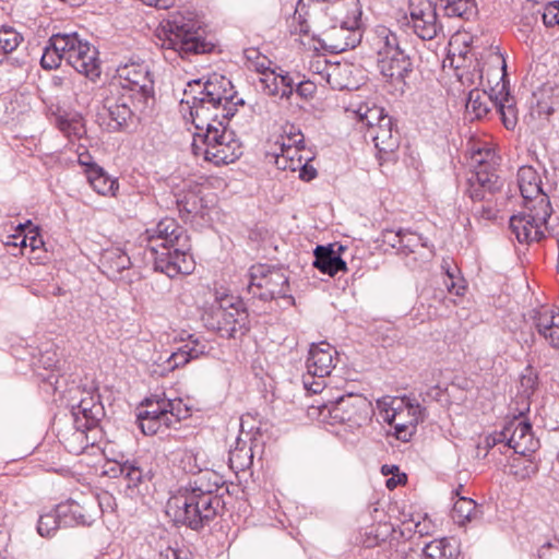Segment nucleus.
<instances>
[{
	"mask_svg": "<svg viewBox=\"0 0 559 559\" xmlns=\"http://www.w3.org/2000/svg\"><path fill=\"white\" fill-rule=\"evenodd\" d=\"M513 425L514 424L509 423L508 425L504 426V428L500 432H495L493 435L488 436L486 438V445L488 448H492L498 443H501L504 441L508 442V438H509V435H510V431H511Z\"/></svg>",
	"mask_w": 559,
	"mask_h": 559,
	"instance_id": "obj_54",
	"label": "nucleus"
},
{
	"mask_svg": "<svg viewBox=\"0 0 559 559\" xmlns=\"http://www.w3.org/2000/svg\"><path fill=\"white\" fill-rule=\"evenodd\" d=\"M548 211V198L534 204H523V211L510 217L509 226L520 243L539 242L544 240L540 219H545Z\"/></svg>",
	"mask_w": 559,
	"mask_h": 559,
	"instance_id": "obj_13",
	"label": "nucleus"
},
{
	"mask_svg": "<svg viewBox=\"0 0 559 559\" xmlns=\"http://www.w3.org/2000/svg\"><path fill=\"white\" fill-rule=\"evenodd\" d=\"M56 122L57 128L68 138H81L83 133H85L84 127L80 120L58 117Z\"/></svg>",
	"mask_w": 559,
	"mask_h": 559,
	"instance_id": "obj_49",
	"label": "nucleus"
},
{
	"mask_svg": "<svg viewBox=\"0 0 559 559\" xmlns=\"http://www.w3.org/2000/svg\"><path fill=\"white\" fill-rule=\"evenodd\" d=\"M176 523L200 531L216 516L222 515L225 501L222 497H206L178 490L169 501Z\"/></svg>",
	"mask_w": 559,
	"mask_h": 559,
	"instance_id": "obj_7",
	"label": "nucleus"
},
{
	"mask_svg": "<svg viewBox=\"0 0 559 559\" xmlns=\"http://www.w3.org/2000/svg\"><path fill=\"white\" fill-rule=\"evenodd\" d=\"M498 200L499 198H496L491 199V201H478L477 203H474V215L486 221L496 219L499 212Z\"/></svg>",
	"mask_w": 559,
	"mask_h": 559,
	"instance_id": "obj_48",
	"label": "nucleus"
},
{
	"mask_svg": "<svg viewBox=\"0 0 559 559\" xmlns=\"http://www.w3.org/2000/svg\"><path fill=\"white\" fill-rule=\"evenodd\" d=\"M57 511L63 527L91 526L96 519L94 499L85 501L83 504L69 499L57 504Z\"/></svg>",
	"mask_w": 559,
	"mask_h": 559,
	"instance_id": "obj_19",
	"label": "nucleus"
},
{
	"mask_svg": "<svg viewBox=\"0 0 559 559\" xmlns=\"http://www.w3.org/2000/svg\"><path fill=\"white\" fill-rule=\"evenodd\" d=\"M373 47L377 51V59L403 50L396 34L382 25L376 27Z\"/></svg>",
	"mask_w": 559,
	"mask_h": 559,
	"instance_id": "obj_36",
	"label": "nucleus"
},
{
	"mask_svg": "<svg viewBox=\"0 0 559 559\" xmlns=\"http://www.w3.org/2000/svg\"><path fill=\"white\" fill-rule=\"evenodd\" d=\"M175 462L186 474L195 475L209 465L204 451L200 448H183L175 453Z\"/></svg>",
	"mask_w": 559,
	"mask_h": 559,
	"instance_id": "obj_32",
	"label": "nucleus"
},
{
	"mask_svg": "<svg viewBox=\"0 0 559 559\" xmlns=\"http://www.w3.org/2000/svg\"><path fill=\"white\" fill-rule=\"evenodd\" d=\"M462 488L463 486L460 485L459 488L453 491L459 498L454 502L451 512L453 521L461 526L481 516V511L475 500L461 496L460 491Z\"/></svg>",
	"mask_w": 559,
	"mask_h": 559,
	"instance_id": "obj_33",
	"label": "nucleus"
},
{
	"mask_svg": "<svg viewBox=\"0 0 559 559\" xmlns=\"http://www.w3.org/2000/svg\"><path fill=\"white\" fill-rule=\"evenodd\" d=\"M414 33L423 40H431L438 36L442 26L437 21V13L433 3L430 0L420 1L411 0V21L408 22Z\"/></svg>",
	"mask_w": 559,
	"mask_h": 559,
	"instance_id": "obj_16",
	"label": "nucleus"
},
{
	"mask_svg": "<svg viewBox=\"0 0 559 559\" xmlns=\"http://www.w3.org/2000/svg\"><path fill=\"white\" fill-rule=\"evenodd\" d=\"M441 266L448 277V280L444 281V285L448 290L457 296H462L465 287L463 285H457L455 282L456 266H451L448 261H443Z\"/></svg>",
	"mask_w": 559,
	"mask_h": 559,
	"instance_id": "obj_50",
	"label": "nucleus"
},
{
	"mask_svg": "<svg viewBox=\"0 0 559 559\" xmlns=\"http://www.w3.org/2000/svg\"><path fill=\"white\" fill-rule=\"evenodd\" d=\"M275 165L278 169H282V170L296 171V163L288 162L284 152H282V151H281V153L276 154V156H275Z\"/></svg>",
	"mask_w": 559,
	"mask_h": 559,
	"instance_id": "obj_63",
	"label": "nucleus"
},
{
	"mask_svg": "<svg viewBox=\"0 0 559 559\" xmlns=\"http://www.w3.org/2000/svg\"><path fill=\"white\" fill-rule=\"evenodd\" d=\"M319 416L330 425H345L355 429L371 418V403L360 394L342 395L335 401L318 406Z\"/></svg>",
	"mask_w": 559,
	"mask_h": 559,
	"instance_id": "obj_9",
	"label": "nucleus"
},
{
	"mask_svg": "<svg viewBox=\"0 0 559 559\" xmlns=\"http://www.w3.org/2000/svg\"><path fill=\"white\" fill-rule=\"evenodd\" d=\"M316 90L317 86L314 85V83L310 81L299 82L296 85V87L294 86V92L305 99L311 97L314 94Z\"/></svg>",
	"mask_w": 559,
	"mask_h": 559,
	"instance_id": "obj_57",
	"label": "nucleus"
},
{
	"mask_svg": "<svg viewBox=\"0 0 559 559\" xmlns=\"http://www.w3.org/2000/svg\"><path fill=\"white\" fill-rule=\"evenodd\" d=\"M68 64L91 81H95L100 76L102 70L98 50L86 39L83 41L82 47L75 52L74 57L68 61Z\"/></svg>",
	"mask_w": 559,
	"mask_h": 559,
	"instance_id": "obj_23",
	"label": "nucleus"
},
{
	"mask_svg": "<svg viewBox=\"0 0 559 559\" xmlns=\"http://www.w3.org/2000/svg\"><path fill=\"white\" fill-rule=\"evenodd\" d=\"M157 32L165 52L175 53L181 59H190L191 56L207 53L214 49V45L205 40L200 22L178 11L169 13L160 22Z\"/></svg>",
	"mask_w": 559,
	"mask_h": 559,
	"instance_id": "obj_4",
	"label": "nucleus"
},
{
	"mask_svg": "<svg viewBox=\"0 0 559 559\" xmlns=\"http://www.w3.org/2000/svg\"><path fill=\"white\" fill-rule=\"evenodd\" d=\"M449 17L471 20L476 13V4L473 0H439Z\"/></svg>",
	"mask_w": 559,
	"mask_h": 559,
	"instance_id": "obj_42",
	"label": "nucleus"
},
{
	"mask_svg": "<svg viewBox=\"0 0 559 559\" xmlns=\"http://www.w3.org/2000/svg\"><path fill=\"white\" fill-rule=\"evenodd\" d=\"M510 424L514 425L508 438V447L523 456L536 452L539 448V440L534 437L531 423L514 419Z\"/></svg>",
	"mask_w": 559,
	"mask_h": 559,
	"instance_id": "obj_22",
	"label": "nucleus"
},
{
	"mask_svg": "<svg viewBox=\"0 0 559 559\" xmlns=\"http://www.w3.org/2000/svg\"><path fill=\"white\" fill-rule=\"evenodd\" d=\"M433 524L432 522L425 515L423 521H419L415 524V532L420 536H427L432 533Z\"/></svg>",
	"mask_w": 559,
	"mask_h": 559,
	"instance_id": "obj_64",
	"label": "nucleus"
},
{
	"mask_svg": "<svg viewBox=\"0 0 559 559\" xmlns=\"http://www.w3.org/2000/svg\"><path fill=\"white\" fill-rule=\"evenodd\" d=\"M71 414L75 427L94 430L100 429L99 424L105 417V408L98 394L87 392L76 405H72Z\"/></svg>",
	"mask_w": 559,
	"mask_h": 559,
	"instance_id": "obj_18",
	"label": "nucleus"
},
{
	"mask_svg": "<svg viewBox=\"0 0 559 559\" xmlns=\"http://www.w3.org/2000/svg\"><path fill=\"white\" fill-rule=\"evenodd\" d=\"M163 394H155L147 397L143 403L147 409L140 411L136 415L139 427L144 435L153 436L162 431V428H170L174 426L173 419L169 415L165 414V408L162 407Z\"/></svg>",
	"mask_w": 559,
	"mask_h": 559,
	"instance_id": "obj_17",
	"label": "nucleus"
},
{
	"mask_svg": "<svg viewBox=\"0 0 559 559\" xmlns=\"http://www.w3.org/2000/svg\"><path fill=\"white\" fill-rule=\"evenodd\" d=\"M311 2H320L328 4L326 9L331 8L333 19H338L344 12H358V0H298L297 11L305 10Z\"/></svg>",
	"mask_w": 559,
	"mask_h": 559,
	"instance_id": "obj_41",
	"label": "nucleus"
},
{
	"mask_svg": "<svg viewBox=\"0 0 559 559\" xmlns=\"http://www.w3.org/2000/svg\"><path fill=\"white\" fill-rule=\"evenodd\" d=\"M495 106L500 115V119L508 130H514L519 122V112L514 98L507 92L501 97H495Z\"/></svg>",
	"mask_w": 559,
	"mask_h": 559,
	"instance_id": "obj_37",
	"label": "nucleus"
},
{
	"mask_svg": "<svg viewBox=\"0 0 559 559\" xmlns=\"http://www.w3.org/2000/svg\"><path fill=\"white\" fill-rule=\"evenodd\" d=\"M92 188L102 195H114L118 190V182L111 178L103 167L94 168L86 175Z\"/></svg>",
	"mask_w": 559,
	"mask_h": 559,
	"instance_id": "obj_40",
	"label": "nucleus"
},
{
	"mask_svg": "<svg viewBox=\"0 0 559 559\" xmlns=\"http://www.w3.org/2000/svg\"><path fill=\"white\" fill-rule=\"evenodd\" d=\"M62 527L57 506L39 515L37 521V533L45 538L52 537Z\"/></svg>",
	"mask_w": 559,
	"mask_h": 559,
	"instance_id": "obj_43",
	"label": "nucleus"
},
{
	"mask_svg": "<svg viewBox=\"0 0 559 559\" xmlns=\"http://www.w3.org/2000/svg\"><path fill=\"white\" fill-rule=\"evenodd\" d=\"M205 328L221 337L236 340L250 331V320L243 300L231 294L215 293L212 304L202 313Z\"/></svg>",
	"mask_w": 559,
	"mask_h": 559,
	"instance_id": "obj_5",
	"label": "nucleus"
},
{
	"mask_svg": "<svg viewBox=\"0 0 559 559\" xmlns=\"http://www.w3.org/2000/svg\"><path fill=\"white\" fill-rule=\"evenodd\" d=\"M337 352L326 342L312 344L306 360L307 372L302 374L305 389L320 393L325 386V377L330 376L336 366Z\"/></svg>",
	"mask_w": 559,
	"mask_h": 559,
	"instance_id": "obj_12",
	"label": "nucleus"
},
{
	"mask_svg": "<svg viewBox=\"0 0 559 559\" xmlns=\"http://www.w3.org/2000/svg\"><path fill=\"white\" fill-rule=\"evenodd\" d=\"M532 319L537 333L551 347L559 348V310L543 306L534 311Z\"/></svg>",
	"mask_w": 559,
	"mask_h": 559,
	"instance_id": "obj_21",
	"label": "nucleus"
},
{
	"mask_svg": "<svg viewBox=\"0 0 559 559\" xmlns=\"http://www.w3.org/2000/svg\"><path fill=\"white\" fill-rule=\"evenodd\" d=\"M262 88L269 95L280 96L281 98L288 99L294 94V86L296 85L294 80L288 73L282 74L275 71L265 72L262 71V78L260 79Z\"/></svg>",
	"mask_w": 559,
	"mask_h": 559,
	"instance_id": "obj_30",
	"label": "nucleus"
},
{
	"mask_svg": "<svg viewBox=\"0 0 559 559\" xmlns=\"http://www.w3.org/2000/svg\"><path fill=\"white\" fill-rule=\"evenodd\" d=\"M78 163L85 167L84 171L88 175V171H92L94 168H99L100 166L96 164L87 150L79 153Z\"/></svg>",
	"mask_w": 559,
	"mask_h": 559,
	"instance_id": "obj_58",
	"label": "nucleus"
},
{
	"mask_svg": "<svg viewBox=\"0 0 559 559\" xmlns=\"http://www.w3.org/2000/svg\"><path fill=\"white\" fill-rule=\"evenodd\" d=\"M369 118L377 119L371 129H367V135L371 138L378 150L380 164L388 160L400 145V134L393 128V119L384 114L383 108L373 107L369 110Z\"/></svg>",
	"mask_w": 559,
	"mask_h": 559,
	"instance_id": "obj_15",
	"label": "nucleus"
},
{
	"mask_svg": "<svg viewBox=\"0 0 559 559\" xmlns=\"http://www.w3.org/2000/svg\"><path fill=\"white\" fill-rule=\"evenodd\" d=\"M282 152H284L286 158L288 162L296 163V168L300 167V163L305 159L300 152L304 150V147H280Z\"/></svg>",
	"mask_w": 559,
	"mask_h": 559,
	"instance_id": "obj_59",
	"label": "nucleus"
},
{
	"mask_svg": "<svg viewBox=\"0 0 559 559\" xmlns=\"http://www.w3.org/2000/svg\"><path fill=\"white\" fill-rule=\"evenodd\" d=\"M423 552L427 559H457L459 549L449 538L435 539L428 543Z\"/></svg>",
	"mask_w": 559,
	"mask_h": 559,
	"instance_id": "obj_38",
	"label": "nucleus"
},
{
	"mask_svg": "<svg viewBox=\"0 0 559 559\" xmlns=\"http://www.w3.org/2000/svg\"><path fill=\"white\" fill-rule=\"evenodd\" d=\"M469 53L471 52L468 50H465L464 52L460 51L457 57H455L454 53L452 57L451 56L448 57V59L450 60V66L455 69L456 73L461 72L463 69L466 68L464 62L468 59Z\"/></svg>",
	"mask_w": 559,
	"mask_h": 559,
	"instance_id": "obj_60",
	"label": "nucleus"
},
{
	"mask_svg": "<svg viewBox=\"0 0 559 559\" xmlns=\"http://www.w3.org/2000/svg\"><path fill=\"white\" fill-rule=\"evenodd\" d=\"M103 110L119 130L133 116L143 114L154 102V78L150 64L140 58H130L118 66L116 76L100 88Z\"/></svg>",
	"mask_w": 559,
	"mask_h": 559,
	"instance_id": "obj_1",
	"label": "nucleus"
},
{
	"mask_svg": "<svg viewBox=\"0 0 559 559\" xmlns=\"http://www.w3.org/2000/svg\"><path fill=\"white\" fill-rule=\"evenodd\" d=\"M162 407L165 408V414L169 415L168 418L173 419L174 426L190 416V409L181 399H166L165 393L162 396Z\"/></svg>",
	"mask_w": 559,
	"mask_h": 559,
	"instance_id": "obj_44",
	"label": "nucleus"
},
{
	"mask_svg": "<svg viewBox=\"0 0 559 559\" xmlns=\"http://www.w3.org/2000/svg\"><path fill=\"white\" fill-rule=\"evenodd\" d=\"M37 227H34L28 230V234L24 236L21 245L26 246V240H29V247L34 250L39 248L43 245V240L38 237V233L36 231Z\"/></svg>",
	"mask_w": 559,
	"mask_h": 559,
	"instance_id": "obj_62",
	"label": "nucleus"
},
{
	"mask_svg": "<svg viewBox=\"0 0 559 559\" xmlns=\"http://www.w3.org/2000/svg\"><path fill=\"white\" fill-rule=\"evenodd\" d=\"M491 105L495 106V99L485 90L475 87L468 93L466 112L471 119H481L490 111Z\"/></svg>",
	"mask_w": 559,
	"mask_h": 559,
	"instance_id": "obj_35",
	"label": "nucleus"
},
{
	"mask_svg": "<svg viewBox=\"0 0 559 559\" xmlns=\"http://www.w3.org/2000/svg\"><path fill=\"white\" fill-rule=\"evenodd\" d=\"M276 144L280 147H305V136L299 127L287 123L283 127V134Z\"/></svg>",
	"mask_w": 559,
	"mask_h": 559,
	"instance_id": "obj_45",
	"label": "nucleus"
},
{
	"mask_svg": "<svg viewBox=\"0 0 559 559\" xmlns=\"http://www.w3.org/2000/svg\"><path fill=\"white\" fill-rule=\"evenodd\" d=\"M310 160L311 158L307 157L300 163V167H297V170H299V178L304 181H311L318 175L317 169L312 165H309Z\"/></svg>",
	"mask_w": 559,
	"mask_h": 559,
	"instance_id": "obj_56",
	"label": "nucleus"
},
{
	"mask_svg": "<svg viewBox=\"0 0 559 559\" xmlns=\"http://www.w3.org/2000/svg\"><path fill=\"white\" fill-rule=\"evenodd\" d=\"M402 231L403 229H399L396 231L392 229H384L381 235L383 243H386L390 247L395 248L400 251Z\"/></svg>",
	"mask_w": 559,
	"mask_h": 559,
	"instance_id": "obj_55",
	"label": "nucleus"
},
{
	"mask_svg": "<svg viewBox=\"0 0 559 559\" xmlns=\"http://www.w3.org/2000/svg\"><path fill=\"white\" fill-rule=\"evenodd\" d=\"M471 69H463L456 73V76L464 86H477L483 82V70L477 60L469 67Z\"/></svg>",
	"mask_w": 559,
	"mask_h": 559,
	"instance_id": "obj_47",
	"label": "nucleus"
},
{
	"mask_svg": "<svg viewBox=\"0 0 559 559\" xmlns=\"http://www.w3.org/2000/svg\"><path fill=\"white\" fill-rule=\"evenodd\" d=\"M183 94L186 98L181 103L189 106L192 123L231 119L238 106L245 105L231 81L217 73L209 75L203 83L190 81Z\"/></svg>",
	"mask_w": 559,
	"mask_h": 559,
	"instance_id": "obj_3",
	"label": "nucleus"
},
{
	"mask_svg": "<svg viewBox=\"0 0 559 559\" xmlns=\"http://www.w3.org/2000/svg\"><path fill=\"white\" fill-rule=\"evenodd\" d=\"M66 33H57L48 39L40 58V66L45 70H55L60 67L67 55Z\"/></svg>",
	"mask_w": 559,
	"mask_h": 559,
	"instance_id": "obj_29",
	"label": "nucleus"
},
{
	"mask_svg": "<svg viewBox=\"0 0 559 559\" xmlns=\"http://www.w3.org/2000/svg\"><path fill=\"white\" fill-rule=\"evenodd\" d=\"M120 474L128 481L127 488L133 493L135 490L140 492V486L150 481L153 473L150 468H143L136 461H126L120 465Z\"/></svg>",
	"mask_w": 559,
	"mask_h": 559,
	"instance_id": "obj_34",
	"label": "nucleus"
},
{
	"mask_svg": "<svg viewBox=\"0 0 559 559\" xmlns=\"http://www.w3.org/2000/svg\"><path fill=\"white\" fill-rule=\"evenodd\" d=\"M341 251H344L343 246H338L335 251L333 245L317 246L313 251L314 260L312 265L320 272L334 276L338 272L347 270L346 262L341 258Z\"/></svg>",
	"mask_w": 559,
	"mask_h": 559,
	"instance_id": "obj_26",
	"label": "nucleus"
},
{
	"mask_svg": "<svg viewBox=\"0 0 559 559\" xmlns=\"http://www.w3.org/2000/svg\"><path fill=\"white\" fill-rule=\"evenodd\" d=\"M377 63L380 73L392 82L404 83L413 71L412 59L404 49L377 59Z\"/></svg>",
	"mask_w": 559,
	"mask_h": 559,
	"instance_id": "obj_24",
	"label": "nucleus"
},
{
	"mask_svg": "<svg viewBox=\"0 0 559 559\" xmlns=\"http://www.w3.org/2000/svg\"><path fill=\"white\" fill-rule=\"evenodd\" d=\"M100 437V429H85L73 425V431L63 437V444L70 453L78 455L93 447Z\"/></svg>",
	"mask_w": 559,
	"mask_h": 559,
	"instance_id": "obj_31",
	"label": "nucleus"
},
{
	"mask_svg": "<svg viewBox=\"0 0 559 559\" xmlns=\"http://www.w3.org/2000/svg\"><path fill=\"white\" fill-rule=\"evenodd\" d=\"M518 186L523 198V204H534L543 197L549 198L543 190L542 177L532 166H522L518 170Z\"/></svg>",
	"mask_w": 559,
	"mask_h": 559,
	"instance_id": "obj_25",
	"label": "nucleus"
},
{
	"mask_svg": "<svg viewBox=\"0 0 559 559\" xmlns=\"http://www.w3.org/2000/svg\"><path fill=\"white\" fill-rule=\"evenodd\" d=\"M179 490L206 497H222L221 490L228 492V487L223 476L210 468L209 465L193 475L188 485Z\"/></svg>",
	"mask_w": 559,
	"mask_h": 559,
	"instance_id": "obj_20",
	"label": "nucleus"
},
{
	"mask_svg": "<svg viewBox=\"0 0 559 559\" xmlns=\"http://www.w3.org/2000/svg\"><path fill=\"white\" fill-rule=\"evenodd\" d=\"M142 237L147 242L145 255L153 262L155 271L173 278L194 270V261L189 253V237L175 218L160 219L154 227L147 228Z\"/></svg>",
	"mask_w": 559,
	"mask_h": 559,
	"instance_id": "obj_2",
	"label": "nucleus"
},
{
	"mask_svg": "<svg viewBox=\"0 0 559 559\" xmlns=\"http://www.w3.org/2000/svg\"><path fill=\"white\" fill-rule=\"evenodd\" d=\"M391 404L384 419L393 426L395 437L406 442L415 433L417 425L424 421L425 408L404 400H393Z\"/></svg>",
	"mask_w": 559,
	"mask_h": 559,
	"instance_id": "obj_14",
	"label": "nucleus"
},
{
	"mask_svg": "<svg viewBox=\"0 0 559 559\" xmlns=\"http://www.w3.org/2000/svg\"><path fill=\"white\" fill-rule=\"evenodd\" d=\"M498 157L490 148H479L472 155L474 170L467 178L466 193L473 201H491L502 198L503 179L497 174Z\"/></svg>",
	"mask_w": 559,
	"mask_h": 559,
	"instance_id": "obj_8",
	"label": "nucleus"
},
{
	"mask_svg": "<svg viewBox=\"0 0 559 559\" xmlns=\"http://www.w3.org/2000/svg\"><path fill=\"white\" fill-rule=\"evenodd\" d=\"M206 352V346L201 344L198 338L192 340V335H189V342L180 346L176 352L165 360L164 369L166 371H174L176 369L185 367L193 359H198L203 356Z\"/></svg>",
	"mask_w": 559,
	"mask_h": 559,
	"instance_id": "obj_27",
	"label": "nucleus"
},
{
	"mask_svg": "<svg viewBox=\"0 0 559 559\" xmlns=\"http://www.w3.org/2000/svg\"><path fill=\"white\" fill-rule=\"evenodd\" d=\"M130 266V257L120 248L106 249L102 253V272L110 280H120L123 271L128 270Z\"/></svg>",
	"mask_w": 559,
	"mask_h": 559,
	"instance_id": "obj_28",
	"label": "nucleus"
},
{
	"mask_svg": "<svg viewBox=\"0 0 559 559\" xmlns=\"http://www.w3.org/2000/svg\"><path fill=\"white\" fill-rule=\"evenodd\" d=\"M248 276V293L252 297L263 301H270L275 298H289L294 300L293 296L287 294L289 281L282 267L255 264L249 269Z\"/></svg>",
	"mask_w": 559,
	"mask_h": 559,
	"instance_id": "obj_10",
	"label": "nucleus"
},
{
	"mask_svg": "<svg viewBox=\"0 0 559 559\" xmlns=\"http://www.w3.org/2000/svg\"><path fill=\"white\" fill-rule=\"evenodd\" d=\"M229 467L235 472H243L253 463V451L246 441L240 438L236 441V447L229 451Z\"/></svg>",
	"mask_w": 559,
	"mask_h": 559,
	"instance_id": "obj_39",
	"label": "nucleus"
},
{
	"mask_svg": "<svg viewBox=\"0 0 559 559\" xmlns=\"http://www.w3.org/2000/svg\"><path fill=\"white\" fill-rule=\"evenodd\" d=\"M229 120H212L204 124L193 123L197 130L193 145L201 141L205 145V159L215 165L234 163L242 154L239 141L235 139L234 132L227 129Z\"/></svg>",
	"mask_w": 559,
	"mask_h": 559,
	"instance_id": "obj_6",
	"label": "nucleus"
},
{
	"mask_svg": "<svg viewBox=\"0 0 559 559\" xmlns=\"http://www.w3.org/2000/svg\"><path fill=\"white\" fill-rule=\"evenodd\" d=\"M418 247H427V242L423 236L417 233L403 229L400 252L407 255L415 252Z\"/></svg>",
	"mask_w": 559,
	"mask_h": 559,
	"instance_id": "obj_46",
	"label": "nucleus"
},
{
	"mask_svg": "<svg viewBox=\"0 0 559 559\" xmlns=\"http://www.w3.org/2000/svg\"><path fill=\"white\" fill-rule=\"evenodd\" d=\"M359 9L357 13L344 12L338 15V19H335L340 21V25H333L321 35H313L312 38L330 53H341L354 49L360 44L362 37L359 29Z\"/></svg>",
	"mask_w": 559,
	"mask_h": 559,
	"instance_id": "obj_11",
	"label": "nucleus"
},
{
	"mask_svg": "<svg viewBox=\"0 0 559 559\" xmlns=\"http://www.w3.org/2000/svg\"><path fill=\"white\" fill-rule=\"evenodd\" d=\"M539 559H559V549L550 543L544 544L538 552Z\"/></svg>",
	"mask_w": 559,
	"mask_h": 559,
	"instance_id": "obj_61",
	"label": "nucleus"
},
{
	"mask_svg": "<svg viewBox=\"0 0 559 559\" xmlns=\"http://www.w3.org/2000/svg\"><path fill=\"white\" fill-rule=\"evenodd\" d=\"M67 36V55H66V62L71 60L72 57H74L75 52L79 50L80 47H82V44L85 39H83L78 33H66Z\"/></svg>",
	"mask_w": 559,
	"mask_h": 559,
	"instance_id": "obj_53",
	"label": "nucleus"
},
{
	"mask_svg": "<svg viewBox=\"0 0 559 559\" xmlns=\"http://www.w3.org/2000/svg\"><path fill=\"white\" fill-rule=\"evenodd\" d=\"M545 26L559 25V1L550 2L542 14Z\"/></svg>",
	"mask_w": 559,
	"mask_h": 559,
	"instance_id": "obj_52",
	"label": "nucleus"
},
{
	"mask_svg": "<svg viewBox=\"0 0 559 559\" xmlns=\"http://www.w3.org/2000/svg\"><path fill=\"white\" fill-rule=\"evenodd\" d=\"M23 37L11 29H4L0 35V48L3 49L4 52H12L15 50L21 44Z\"/></svg>",
	"mask_w": 559,
	"mask_h": 559,
	"instance_id": "obj_51",
	"label": "nucleus"
}]
</instances>
